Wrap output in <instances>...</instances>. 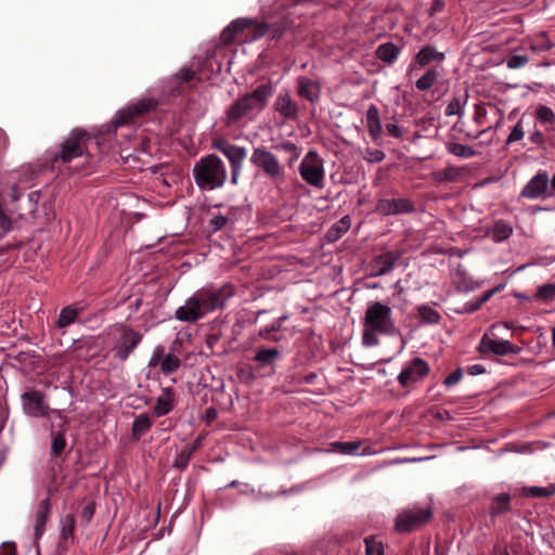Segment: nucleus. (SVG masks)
Wrapping results in <instances>:
<instances>
[{
  "mask_svg": "<svg viewBox=\"0 0 555 555\" xmlns=\"http://www.w3.org/2000/svg\"><path fill=\"white\" fill-rule=\"evenodd\" d=\"M93 514H94V506L92 504H89L87 505L82 512H81V517L86 520V521H90L93 517Z\"/></svg>",
  "mask_w": 555,
  "mask_h": 555,
  "instance_id": "nucleus-61",
  "label": "nucleus"
},
{
  "mask_svg": "<svg viewBox=\"0 0 555 555\" xmlns=\"http://www.w3.org/2000/svg\"><path fill=\"white\" fill-rule=\"evenodd\" d=\"M15 546L12 543H2L0 547V555H15Z\"/></svg>",
  "mask_w": 555,
  "mask_h": 555,
  "instance_id": "nucleus-60",
  "label": "nucleus"
},
{
  "mask_svg": "<svg viewBox=\"0 0 555 555\" xmlns=\"http://www.w3.org/2000/svg\"><path fill=\"white\" fill-rule=\"evenodd\" d=\"M522 491L526 496L548 498L555 493V488L532 486V487L524 488Z\"/></svg>",
  "mask_w": 555,
  "mask_h": 555,
  "instance_id": "nucleus-42",
  "label": "nucleus"
},
{
  "mask_svg": "<svg viewBox=\"0 0 555 555\" xmlns=\"http://www.w3.org/2000/svg\"><path fill=\"white\" fill-rule=\"evenodd\" d=\"M418 317L428 324L438 323L440 320L439 312L428 306L418 307Z\"/></svg>",
  "mask_w": 555,
  "mask_h": 555,
  "instance_id": "nucleus-45",
  "label": "nucleus"
},
{
  "mask_svg": "<svg viewBox=\"0 0 555 555\" xmlns=\"http://www.w3.org/2000/svg\"><path fill=\"white\" fill-rule=\"evenodd\" d=\"M88 135L83 130H73L68 138L63 142L61 152L55 155L54 162L61 160L66 164L74 158L81 156L86 150V141Z\"/></svg>",
  "mask_w": 555,
  "mask_h": 555,
  "instance_id": "nucleus-10",
  "label": "nucleus"
},
{
  "mask_svg": "<svg viewBox=\"0 0 555 555\" xmlns=\"http://www.w3.org/2000/svg\"><path fill=\"white\" fill-rule=\"evenodd\" d=\"M443 8H444V1H442V0H435L433 2V4H431L429 14L434 15L436 12L442 11Z\"/></svg>",
  "mask_w": 555,
  "mask_h": 555,
  "instance_id": "nucleus-62",
  "label": "nucleus"
},
{
  "mask_svg": "<svg viewBox=\"0 0 555 555\" xmlns=\"http://www.w3.org/2000/svg\"><path fill=\"white\" fill-rule=\"evenodd\" d=\"M399 54V49L391 42L380 44L376 49V57L386 63H392Z\"/></svg>",
  "mask_w": 555,
  "mask_h": 555,
  "instance_id": "nucleus-35",
  "label": "nucleus"
},
{
  "mask_svg": "<svg viewBox=\"0 0 555 555\" xmlns=\"http://www.w3.org/2000/svg\"><path fill=\"white\" fill-rule=\"evenodd\" d=\"M512 509L511 495L508 493H499L491 500L489 514L491 517L508 513Z\"/></svg>",
  "mask_w": 555,
  "mask_h": 555,
  "instance_id": "nucleus-25",
  "label": "nucleus"
},
{
  "mask_svg": "<svg viewBox=\"0 0 555 555\" xmlns=\"http://www.w3.org/2000/svg\"><path fill=\"white\" fill-rule=\"evenodd\" d=\"M446 55L443 52L437 51L431 46H426L418 51V72L424 67H428L429 64L442 65Z\"/></svg>",
  "mask_w": 555,
  "mask_h": 555,
  "instance_id": "nucleus-21",
  "label": "nucleus"
},
{
  "mask_svg": "<svg viewBox=\"0 0 555 555\" xmlns=\"http://www.w3.org/2000/svg\"><path fill=\"white\" fill-rule=\"evenodd\" d=\"M529 62V56L527 54H519L517 50H515L506 60V66L509 69H518L526 66Z\"/></svg>",
  "mask_w": 555,
  "mask_h": 555,
  "instance_id": "nucleus-41",
  "label": "nucleus"
},
{
  "mask_svg": "<svg viewBox=\"0 0 555 555\" xmlns=\"http://www.w3.org/2000/svg\"><path fill=\"white\" fill-rule=\"evenodd\" d=\"M62 424L60 425V429L54 431V426L51 425V448L50 453L52 456H59L66 448V439L65 433L67 428L68 421L63 416Z\"/></svg>",
  "mask_w": 555,
  "mask_h": 555,
  "instance_id": "nucleus-22",
  "label": "nucleus"
},
{
  "mask_svg": "<svg viewBox=\"0 0 555 555\" xmlns=\"http://www.w3.org/2000/svg\"><path fill=\"white\" fill-rule=\"evenodd\" d=\"M181 361L178 356L173 353L165 354V348L157 346L154 348L151 358L149 360V367L160 366V371L164 375H169L179 370Z\"/></svg>",
  "mask_w": 555,
  "mask_h": 555,
  "instance_id": "nucleus-13",
  "label": "nucleus"
},
{
  "mask_svg": "<svg viewBox=\"0 0 555 555\" xmlns=\"http://www.w3.org/2000/svg\"><path fill=\"white\" fill-rule=\"evenodd\" d=\"M279 151H284L287 153H291L289 158L287 159V164L289 167L294 165V163L299 158L300 156V149L293 142H284L275 146Z\"/></svg>",
  "mask_w": 555,
  "mask_h": 555,
  "instance_id": "nucleus-43",
  "label": "nucleus"
},
{
  "mask_svg": "<svg viewBox=\"0 0 555 555\" xmlns=\"http://www.w3.org/2000/svg\"><path fill=\"white\" fill-rule=\"evenodd\" d=\"M414 365H416V359L412 360L410 366L401 371L398 376V380L401 386L406 387L414 380Z\"/></svg>",
  "mask_w": 555,
  "mask_h": 555,
  "instance_id": "nucleus-48",
  "label": "nucleus"
},
{
  "mask_svg": "<svg viewBox=\"0 0 555 555\" xmlns=\"http://www.w3.org/2000/svg\"><path fill=\"white\" fill-rule=\"evenodd\" d=\"M391 308L380 301L371 304L364 315L362 343L366 347L378 344L377 335H389L395 332Z\"/></svg>",
  "mask_w": 555,
  "mask_h": 555,
  "instance_id": "nucleus-3",
  "label": "nucleus"
},
{
  "mask_svg": "<svg viewBox=\"0 0 555 555\" xmlns=\"http://www.w3.org/2000/svg\"><path fill=\"white\" fill-rule=\"evenodd\" d=\"M396 261L397 256L392 253L379 255L375 257L371 262L370 274L372 276H379L386 274L392 269Z\"/></svg>",
  "mask_w": 555,
  "mask_h": 555,
  "instance_id": "nucleus-20",
  "label": "nucleus"
},
{
  "mask_svg": "<svg viewBox=\"0 0 555 555\" xmlns=\"http://www.w3.org/2000/svg\"><path fill=\"white\" fill-rule=\"evenodd\" d=\"M351 225V219L349 216H344L338 221H336L327 231L326 237L330 242H335L339 240Z\"/></svg>",
  "mask_w": 555,
  "mask_h": 555,
  "instance_id": "nucleus-30",
  "label": "nucleus"
},
{
  "mask_svg": "<svg viewBox=\"0 0 555 555\" xmlns=\"http://www.w3.org/2000/svg\"><path fill=\"white\" fill-rule=\"evenodd\" d=\"M463 175V168L449 166L442 170L434 171L431 177L438 183L456 182Z\"/></svg>",
  "mask_w": 555,
  "mask_h": 555,
  "instance_id": "nucleus-28",
  "label": "nucleus"
},
{
  "mask_svg": "<svg viewBox=\"0 0 555 555\" xmlns=\"http://www.w3.org/2000/svg\"><path fill=\"white\" fill-rule=\"evenodd\" d=\"M280 357V350L276 348L259 349L256 352L255 361L261 365H269Z\"/></svg>",
  "mask_w": 555,
  "mask_h": 555,
  "instance_id": "nucleus-37",
  "label": "nucleus"
},
{
  "mask_svg": "<svg viewBox=\"0 0 555 555\" xmlns=\"http://www.w3.org/2000/svg\"><path fill=\"white\" fill-rule=\"evenodd\" d=\"M422 70V73L418 72V91L424 92L423 101L431 104L443 94L439 79L443 76L444 68L442 65H433L424 67Z\"/></svg>",
  "mask_w": 555,
  "mask_h": 555,
  "instance_id": "nucleus-7",
  "label": "nucleus"
},
{
  "mask_svg": "<svg viewBox=\"0 0 555 555\" xmlns=\"http://www.w3.org/2000/svg\"><path fill=\"white\" fill-rule=\"evenodd\" d=\"M195 76V72L190 69V68H182L180 69V72L178 73V77L182 80V81H190L194 78Z\"/></svg>",
  "mask_w": 555,
  "mask_h": 555,
  "instance_id": "nucleus-58",
  "label": "nucleus"
},
{
  "mask_svg": "<svg viewBox=\"0 0 555 555\" xmlns=\"http://www.w3.org/2000/svg\"><path fill=\"white\" fill-rule=\"evenodd\" d=\"M75 530V518L73 515H67L61 520V538L64 541L73 538Z\"/></svg>",
  "mask_w": 555,
  "mask_h": 555,
  "instance_id": "nucleus-44",
  "label": "nucleus"
},
{
  "mask_svg": "<svg viewBox=\"0 0 555 555\" xmlns=\"http://www.w3.org/2000/svg\"><path fill=\"white\" fill-rule=\"evenodd\" d=\"M281 328L280 323H273L271 325L260 328L258 336L263 339H270L271 333L278 332Z\"/></svg>",
  "mask_w": 555,
  "mask_h": 555,
  "instance_id": "nucleus-53",
  "label": "nucleus"
},
{
  "mask_svg": "<svg viewBox=\"0 0 555 555\" xmlns=\"http://www.w3.org/2000/svg\"><path fill=\"white\" fill-rule=\"evenodd\" d=\"M525 137V118L524 116L516 122L506 139V145L519 142Z\"/></svg>",
  "mask_w": 555,
  "mask_h": 555,
  "instance_id": "nucleus-39",
  "label": "nucleus"
},
{
  "mask_svg": "<svg viewBox=\"0 0 555 555\" xmlns=\"http://www.w3.org/2000/svg\"><path fill=\"white\" fill-rule=\"evenodd\" d=\"M50 499L47 498L46 500L41 501V503L38 506V509L36 512V522H35V538L36 540H39L44 530H46V524L50 515Z\"/></svg>",
  "mask_w": 555,
  "mask_h": 555,
  "instance_id": "nucleus-24",
  "label": "nucleus"
},
{
  "mask_svg": "<svg viewBox=\"0 0 555 555\" xmlns=\"http://www.w3.org/2000/svg\"><path fill=\"white\" fill-rule=\"evenodd\" d=\"M301 179L312 188L322 190L325 185V169L323 158L310 150L299 165Z\"/></svg>",
  "mask_w": 555,
  "mask_h": 555,
  "instance_id": "nucleus-6",
  "label": "nucleus"
},
{
  "mask_svg": "<svg viewBox=\"0 0 555 555\" xmlns=\"http://www.w3.org/2000/svg\"><path fill=\"white\" fill-rule=\"evenodd\" d=\"M360 446V442L357 441L332 443L333 450L343 454H354L359 451Z\"/></svg>",
  "mask_w": 555,
  "mask_h": 555,
  "instance_id": "nucleus-46",
  "label": "nucleus"
},
{
  "mask_svg": "<svg viewBox=\"0 0 555 555\" xmlns=\"http://www.w3.org/2000/svg\"><path fill=\"white\" fill-rule=\"evenodd\" d=\"M272 88L260 85L250 93L238 96L224 112L222 122L227 128H243L266 107Z\"/></svg>",
  "mask_w": 555,
  "mask_h": 555,
  "instance_id": "nucleus-1",
  "label": "nucleus"
},
{
  "mask_svg": "<svg viewBox=\"0 0 555 555\" xmlns=\"http://www.w3.org/2000/svg\"><path fill=\"white\" fill-rule=\"evenodd\" d=\"M387 130H388V132H389L391 135H393V137H396V138L401 137V133H402V132H401V129H400V127H399V126H397V125H395V124H388V125H387Z\"/></svg>",
  "mask_w": 555,
  "mask_h": 555,
  "instance_id": "nucleus-64",
  "label": "nucleus"
},
{
  "mask_svg": "<svg viewBox=\"0 0 555 555\" xmlns=\"http://www.w3.org/2000/svg\"><path fill=\"white\" fill-rule=\"evenodd\" d=\"M489 234L493 242L501 243L513 234V227L505 220H496Z\"/></svg>",
  "mask_w": 555,
  "mask_h": 555,
  "instance_id": "nucleus-29",
  "label": "nucleus"
},
{
  "mask_svg": "<svg viewBox=\"0 0 555 555\" xmlns=\"http://www.w3.org/2000/svg\"><path fill=\"white\" fill-rule=\"evenodd\" d=\"M520 196L527 199H547L552 197L550 176L545 170H539L521 189Z\"/></svg>",
  "mask_w": 555,
  "mask_h": 555,
  "instance_id": "nucleus-11",
  "label": "nucleus"
},
{
  "mask_svg": "<svg viewBox=\"0 0 555 555\" xmlns=\"http://www.w3.org/2000/svg\"><path fill=\"white\" fill-rule=\"evenodd\" d=\"M363 158L369 163H379L385 158V153L378 149H366Z\"/></svg>",
  "mask_w": 555,
  "mask_h": 555,
  "instance_id": "nucleus-50",
  "label": "nucleus"
},
{
  "mask_svg": "<svg viewBox=\"0 0 555 555\" xmlns=\"http://www.w3.org/2000/svg\"><path fill=\"white\" fill-rule=\"evenodd\" d=\"M228 219L227 217L224 216H217L215 218L211 219V227L215 231L217 230H220L221 228H223L227 223Z\"/></svg>",
  "mask_w": 555,
  "mask_h": 555,
  "instance_id": "nucleus-57",
  "label": "nucleus"
},
{
  "mask_svg": "<svg viewBox=\"0 0 555 555\" xmlns=\"http://www.w3.org/2000/svg\"><path fill=\"white\" fill-rule=\"evenodd\" d=\"M156 102L152 99H142L135 103L127 105L120 109L114 119L115 127H120L131 122L135 117L142 116L152 111L156 106Z\"/></svg>",
  "mask_w": 555,
  "mask_h": 555,
  "instance_id": "nucleus-12",
  "label": "nucleus"
},
{
  "mask_svg": "<svg viewBox=\"0 0 555 555\" xmlns=\"http://www.w3.org/2000/svg\"><path fill=\"white\" fill-rule=\"evenodd\" d=\"M297 93L301 98L313 103L320 98L321 87L317 81L308 77L300 76L297 80Z\"/></svg>",
  "mask_w": 555,
  "mask_h": 555,
  "instance_id": "nucleus-19",
  "label": "nucleus"
},
{
  "mask_svg": "<svg viewBox=\"0 0 555 555\" xmlns=\"http://www.w3.org/2000/svg\"><path fill=\"white\" fill-rule=\"evenodd\" d=\"M463 376V372L461 367H457L455 371H453L451 374H449L444 380L443 384L447 387H452L456 385Z\"/></svg>",
  "mask_w": 555,
  "mask_h": 555,
  "instance_id": "nucleus-52",
  "label": "nucleus"
},
{
  "mask_svg": "<svg viewBox=\"0 0 555 555\" xmlns=\"http://www.w3.org/2000/svg\"><path fill=\"white\" fill-rule=\"evenodd\" d=\"M446 150L448 153L460 158H472L477 155V151L472 146L452 141L446 143Z\"/></svg>",
  "mask_w": 555,
  "mask_h": 555,
  "instance_id": "nucleus-33",
  "label": "nucleus"
},
{
  "mask_svg": "<svg viewBox=\"0 0 555 555\" xmlns=\"http://www.w3.org/2000/svg\"><path fill=\"white\" fill-rule=\"evenodd\" d=\"M416 526V515L412 511H403L396 518V530L400 533L409 532Z\"/></svg>",
  "mask_w": 555,
  "mask_h": 555,
  "instance_id": "nucleus-31",
  "label": "nucleus"
},
{
  "mask_svg": "<svg viewBox=\"0 0 555 555\" xmlns=\"http://www.w3.org/2000/svg\"><path fill=\"white\" fill-rule=\"evenodd\" d=\"M193 177L199 189L211 191L225 183L228 171L224 163L218 156L210 154L195 163Z\"/></svg>",
  "mask_w": 555,
  "mask_h": 555,
  "instance_id": "nucleus-4",
  "label": "nucleus"
},
{
  "mask_svg": "<svg viewBox=\"0 0 555 555\" xmlns=\"http://www.w3.org/2000/svg\"><path fill=\"white\" fill-rule=\"evenodd\" d=\"M40 198V193L39 192H30L28 194V211L30 214L35 212L36 209H37V203Z\"/></svg>",
  "mask_w": 555,
  "mask_h": 555,
  "instance_id": "nucleus-55",
  "label": "nucleus"
},
{
  "mask_svg": "<svg viewBox=\"0 0 555 555\" xmlns=\"http://www.w3.org/2000/svg\"><path fill=\"white\" fill-rule=\"evenodd\" d=\"M175 392L172 388H163L162 393L156 399V403L153 408L155 416L160 417L168 414L173 406Z\"/></svg>",
  "mask_w": 555,
  "mask_h": 555,
  "instance_id": "nucleus-23",
  "label": "nucleus"
},
{
  "mask_svg": "<svg viewBox=\"0 0 555 555\" xmlns=\"http://www.w3.org/2000/svg\"><path fill=\"white\" fill-rule=\"evenodd\" d=\"M22 409L25 415L39 418L48 417L50 413H54L59 418H63V413L60 410H51L47 402L46 395L37 389L25 391L21 396Z\"/></svg>",
  "mask_w": 555,
  "mask_h": 555,
  "instance_id": "nucleus-8",
  "label": "nucleus"
},
{
  "mask_svg": "<svg viewBox=\"0 0 555 555\" xmlns=\"http://www.w3.org/2000/svg\"><path fill=\"white\" fill-rule=\"evenodd\" d=\"M529 140L532 144H535L537 146H542L545 143L544 134L537 127L534 128L533 131H531Z\"/></svg>",
  "mask_w": 555,
  "mask_h": 555,
  "instance_id": "nucleus-54",
  "label": "nucleus"
},
{
  "mask_svg": "<svg viewBox=\"0 0 555 555\" xmlns=\"http://www.w3.org/2000/svg\"><path fill=\"white\" fill-rule=\"evenodd\" d=\"M555 297V284L541 285L535 294V298L540 300H552Z\"/></svg>",
  "mask_w": 555,
  "mask_h": 555,
  "instance_id": "nucleus-49",
  "label": "nucleus"
},
{
  "mask_svg": "<svg viewBox=\"0 0 555 555\" xmlns=\"http://www.w3.org/2000/svg\"><path fill=\"white\" fill-rule=\"evenodd\" d=\"M478 349L481 353L491 352L496 356L517 354L521 350L508 340L492 339L487 336L481 338Z\"/></svg>",
  "mask_w": 555,
  "mask_h": 555,
  "instance_id": "nucleus-14",
  "label": "nucleus"
},
{
  "mask_svg": "<svg viewBox=\"0 0 555 555\" xmlns=\"http://www.w3.org/2000/svg\"><path fill=\"white\" fill-rule=\"evenodd\" d=\"M429 373L428 364L418 358V377L427 375Z\"/></svg>",
  "mask_w": 555,
  "mask_h": 555,
  "instance_id": "nucleus-63",
  "label": "nucleus"
},
{
  "mask_svg": "<svg viewBox=\"0 0 555 555\" xmlns=\"http://www.w3.org/2000/svg\"><path fill=\"white\" fill-rule=\"evenodd\" d=\"M81 309L77 306L70 305L65 308H63L60 312L59 319H57V326L60 328H65L68 325L76 322Z\"/></svg>",
  "mask_w": 555,
  "mask_h": 555,
  "instance_id": "nucleus-32",
  "label": "nucleus"
},
{
  "mask_svg": "<svg viewBox=\"0 0 555 555\" xmlns=\"http://www.w3.org/2000/svg\"><path fill=\"white\" fill-rule=\"evenodd\" d=\"M250 163L273 183H282L285 180V170L279 158L264 147L254 149Z\"/></svg>",
  "mask_w": 555,
  "mask_h": 555,
  "instance_id": "nucleus-5",
  "label": "nucleus"
},
{
  "mask_svg": "<svg viewBox=\"0 0 555 555\" xmlns=\"http://www.w3.org/2000/svg\"><path fill=\"white\" fill-rule=\"evenodd\" d=\"M253 21L247 18H237L233 21L228 27H225L221 33V38L224 42L229 43L236 35L245 29H247L249 26H251Z\"/></svg>",
  "mask_w": 555,
  "mask_h": 555,
  "instance_id": "nucleus-26",
  "label": "nucleus"
},
{
  "mask_svg": "<svg viewBox=\"0 0 555 555\" xmlns=\"http://www.w3.org/2000/svg\"><path fill=\"white\" fill-rule=\"evenodd\" d=\"M552 47H553V43L550 40V38L546 36V34L541 33V34L537 35L533 39L530 40L527 49L533 53H542V52L548 51L550 49H552ZM522 49L525 50L526 48H522Z\"/></svg>",
  "mask_w": 555,
  "mask_h": 555,
  "instance_id": "nucleus-34",
  "label": "nucleus"
},
{
  "mask_svg": "<svg viewBox=\"0 0 555 555\" xmlns=\"http://www.w3.org/2000/svg\"><path fill=\"white\" fill-rule=\"evenodd\" d=\"M433 516V511L427 508H418V525L427 522Z\"/></svg>",
  "mask_w": 555,
  "mask_h": 555,
  "instance_id": "nucleus-56",
  "label": "nucleus"
},
{
  "mask_svg": "<svg viewBox=\"0 0 555 555\" xmlns=\"http://www.w3.org/2000/svg\"><path fill=\"white\" fill-rule=\"evenodd\" d=\"M495 293V289L487 291L482 296L469 300L464 304L463 308L460 310L461 313H473L479 310L485 302H487Z\"/></svg>",
  "mask_w": 555,
  "mask_h": 555,
  "instance_id": "nucleus-36",
  "label": "nucleus"
},
{
  "mask_svg": "<svg viewBox=\"0 0 555 555\" xmlns=\"http://www.w3.org/2000/svg\"><path fill=\"white\" fill-rule=\"evenodd\" d=\"M152 422L147 414H140L132 423V433L137 437H141L150 430Z\"/></svg>",
  "mask_w": 555,
  "mask_h": 555,
  "instance_id": "nucleus-38",
  "label": "nucleus"
},
{
  "mask_svg": "<svg viewBox=\"0 0 555 555\" xmlns=\"http://www.w3.org/2000/svg\"><path fill=\"white\" fill-rule=\"evenodd\" d=\"M230 296L231 293L225 288L203 287L176 310L175 318L181 322H196L207 313L222 308Z\"/></svg>",
  "mask_w": 555,
  "mask_h": 555,
  "instance_id": "nucleus-2",
  "label": "nucleus"
},
{
  "mask_svg": "<svg viewBox=\"0 0 555 555\" xmlns=\"http://www.w3.org/2000/svg\"><path fill=\"white\" fill-rule=\"evenodd\" d=\"M36 176V170L31 167H25L16 178L11 189V197L13 202H16L23 195V191L33 185V180Z\"/></svg>",
  "mask_w": 555,
  "mask_h": 555,
  "instance_id": "nucleus-17",
  "label": "nucleus"
},
{
  "mask_svg": "<svg viewBox=\"0 0 555 555\" xmlns=\"http://www.w3.org/2000/svg\"><path fill=\"white\" fill-rule=\"evenodd\" d=\"M535 116L542 124L555 126V113L546 105H539L535 109Z\"/></svg>",
  "mask_w": 555,
  "mask_h": 555,
  "instance_id": "nucleus-40",
  "label": "nucleus"
},
{
  "mask_svg": "<svg viewBox=\"0 0 555 555\" xmlns=\"http://www.w3.org/2000/svg\"><path fill=\"white\" fill-rule=\"evenodd\" d=\"M462 111H463V108H462L461 100L457 99V98H454L447 105L444 113H446L447 116H453V115L462 114Z\"/></svg>",
  "mask_w": 555,
  "mask_h": 555,
  "instance_id": "nucleus-51",
  "label": "nucleus"
},
{
  "mask_svg": "<svg viewBox=\"0 0 555 555\" xmlns=\"http://www.w3.org/2000/svg\"><path fill=\"white\" fill-rule=\"evenodd\" d=\"M273 108L286 120H296L298 118L299 107L286 90L278 94Z\"/></svg>",
  "mask_w": 555,
  "mask_h": 555,
  "instance_id": "nucleus-15",
  "label": "nucleus"
},
{
  "mask_svg": "<svg viewBox=\"0 0 555 555\" xmlns=\"http://www.w3.org/2000/svg\"><path fill=\"white\" fill-rule=\"evenodd\" d=\"M486 372V367L482 364H473L467 367V373L472 376L480 375Z\"/></svg>",
  "mask_w": 555,
  "mask_h": 555,
  "instance_id": "nucleus-59",
  "label": "nucleus"
},
{
  "mask_svg": "<svg viewBox=\"0 0 555 555\" xmlns=\"http://www.w3.org/2000/svg\"><path fill=\"white\" fill-rule=\"evenodd\" d=\"M214 146L228 158L231 166V183L233 185L237 184L244 160L247 156V150L244 146L231 144L224 140L216 142Z\"/></svg>",
  "mask_w": 555,
  "mask_h": 555,
  "instance_id": "nucleus-9",
  "label": "nucleus"
},
{
  "mask_svg": "<svg viewBox=\"0 0 555 555\" xmlns=\"http://www.w3.org/2000/svg\"><path fill=\"white\" fill-rule=\"evenodd\" d=\"M366 127L370 135L377 139L382 132L379 112L376 105L372 104L366 111Z\"/></svg>",
  "mask_w": 555,
  "mask_h": 555,
  "instance_id": "nucleus-27",
  "label": "nucleus"
},
{
  "mask_svg": "<svg viewBox=\"0 0 555 555\" xmlns=\"http://www.w3.org/2000/svg\"><path fill=\"white\" fill-rule=\"evenodd\" d=\"M377 209L385 215L403 214L413 210V203L405 198L383 199Z\"/></svg>",
  "mask_w": 555,
  "mask_h": 555,
  "instance_id": "nucleus-18",
  "label": "nucleus"
},
{
  "mask_svg": "<svg viewBox=\"0 0 555 555\" xmlns=\"http://www.w3.org/2000/svg\"><path fill=\"white\" fill-rule=\"evenodd\" d=\"M142 339V335L133 330H126L120 338V344L116 350L119 360L125 361L130 353L137 348Z\"/></svg>",
  "mask_w": 555,
  "mask_h": 555,
  "instance_id": "nucleus-16",
  "label": "nucleus"
},
{
  "mask_svg": "<svg viewBox=\"0 0 555 555\" xmlns=\"http://www.w3.org/2000/svg\"><path fill=\"white\" fill-rule=\"evenodd\" d=\"M366 555H384V546L380 541L374 537H367L364 540Z\"/></svg>",
  "mask_w": 555,
  "mask_h": 555,
  "instance_id": "nucleus-47",
  "label": "nucleus"
}]
</instances>
